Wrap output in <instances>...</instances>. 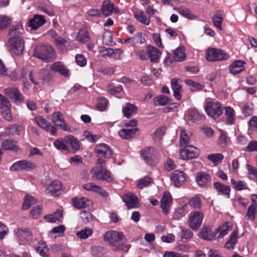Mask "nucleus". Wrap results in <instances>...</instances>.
<instances>
[{
  "mask_svg": "<svg viewBox=\"0 0 257 257\" xmlns=\"http://www.w3.org/2000/svg\"><path fill=\"white\" fill-rule=\"evenodd\" d=\"M23 28L20 24L12 26L9 30L8 35L10 37L8 47L10 52L19 56L23 54L25 48V42L20 36L22 33Z\"/></svg>",
  "mask_w": 257,
  "mask_h": 257,
  "instance_id": "nucleus-1",
  "label": "nucleus"
},
{
  "mask_svg": "<svg viewBox=\"0 0 257 257\" xmlns=\"http://www.w3.org/2000/svg\"><path fill=\"white\" fill-rule=\"evenodd\" d=\"M124 239L125 236L122 232L114 230L108 231L104 235V240L111 246L112 250L114 251H128L130 245L124 244Z\"/></svg>",
  "mask_w": 257,
  "mask_h": 257,
  "instance_id": "nucleus-2",
  "label": "nucleus"
},
{
  "mask_svg": "<svg viewBox=\"0 0 257 257\" xmlns=\"http://www.w3.org/2000/svg\"><path fill=\"white\" fill-rule=\"evenodd\" d=\"M33 55L46 63L52 62L56 58L54 49L46 45L37 46L34 50Z\"/></svg>",
  "mask_w": 257,
  "mask_h": 257,
  "instance_id": "nucleus-3",
  "label": "nucleus"
},
{
  "mask_svg": "<svg viewBox=\"0 0 257 257\" xmlns=\"http://www.w3.org/2000/svg\"><path fill=\"white\" fill-rule=\"evenodd\" d=\"M91 173L92 177L95 179L104 181L108 183L111 182L113 180V177L111 172L106 170L105 168H93Z\"/></svg>",
  "mask_w": 257,
  "mask_h": 257,
  "instance_id": "nucleus-4",
  "label": "nucleus"
},
{
  "mask_svg": "<svg viewBox=\"0 0 257 257\" xmlns=\"http://www.w3.org/2000/svg\"><path fill=\"white\" fill-rule=\"evenodd\" d=\"M204 109L207 114L214 119L219 117L223 113L221 105L219 102L217 101L207 102L204 106Z\"/></svg>",
  "mask_w": 257,
  "mask_h": 257,
  "instance_id": "nucleus-5",
  "label": "nucleus"
},
{
  "mask_svg": "<svg viewBox=\"0 0 257 257\" xmlns=\"http://www.w3.org/2000/svg\"><path fill=\"white\" fill-rule=\"evenodd\" d=\"M206 54V59L211 62L226 60L228 57V55L225 52L216 48L208 49Z\"/></svg>",
  "mask_w": 257,
  "mask_h": 257,
  "instance_id": "nucleus-6",
  "label": "nucleus"
},
{
  "mask_svg": "<svg viewBox=\"0 0 257 257\" xmlns=\"http://www.w3.org/2000/svg\"><path fill=\"white\" fill-rule=\"evenodd\" d=\"M5 93L12 102L17 104H21L24 101V96L17 88L10 87L6 88Z\"/></svg>",
  "mask_w": 257,
  "mask_h": 257,
  "instance_id": "nucleus-7",
  "label": "nucleus"
},
{
  "mask_svg": "<svg viewBox=\"0 0 257 257\" xmlns=\"http://www.w3.org/2000/svg\"><path fill=\"white\" fill-rule=\"evenodd\" d=\"M52 121L55 126H59L65 131H70V127L66 123L63 114L60 111H56L52 115Z\"/></svg>",
  "mask_w": 257,
  "mask_h": 257,
  "instance_id": "nucleus-8",
  "label": "nucleus"
},
{
  "mask_svg": "<svg viewBox=\"0 0 257 257\" xmlns=\"http://www.w3.org/2000/svg\"><path fill=\"white\" fill-rule=\"evenodd\" d=\"M0 100L1 113L3 117L8 121L12 120V115L10 109L11 103L9 99L4 95L0 94Z\"/></svg>",
  "mask_w": 257,
  "mask_h": 257,
  "instance_id": "nucleus-9",
  "label": "nucleus"
},
{
  "mask_svg": "<svg viewBox=\"0 0 257 257\" xmlns=\"http://www.w3.org/2000/svg\"><path fill=\"white\" fill-rule=\"evenodd\" d=\"M141 155L148 164L152 165L156 160L157 153L153 147H149L142 151Z\"/></svg>",
  "mask_w": 257,
  "mask_h": 257,
  "instance_id": "nucleus-10",
  "label": "nucleus"
},
{
  "mask_svg": "<svg viewBox=\"0 0 257 257\" xmlns=\"http://www.w3.org/2000/svg\"><path fill=\"white\" fill-rule=\"evenodd\" d=\"M180 151V157L183 160L192 159L199 155V150L192 146L189 145Z\"/></svg>",
  "mask_w": 257,
  "mask_h": 257,
  "instance_id": "nucleus-11",
  "label": "nucleus"
},
{
  "mask_svg": "<svg viewBox=\"0 0 257 257\" xmlns=\"http://www.w3.org/2000/svg\"><path fill=\"white\" fill-rule=\"evenodd\" d=\"M203 218L202 212L195 211L191 213L189 220L190 227L194 230L197 229L200 226Z\"/></svg>",
  "mask_w": 257,
  "mask_h": 257,
  "instance_id": "nucleus-12",
  "label": "nucleus"
},
{
  "mask_svg": "<svg viewBox=\"0 0 257 257\" xmlns=\"http://www.w3.org/2000/svg\"><path fill=\"white\" fill-rule=\"evenodd\" d=\"M36 122L40 127L44 129L46 131L50 132L53 136H55L57 134V128L56 126L51 125L45 118L41 116H38L35 117Z\"/></svg>",
  "mask_w": 257,
  "mask_h": 257,
  "instance_id": "nucleus-13",
  "label": "nucleus"
},
{
  "mask_svg": "<svg viewBox=\"0 0 257 257\" xmlns=\"http://www.w3.org/2000/svg\"><path fill=\"white\" fill-rule=\"evenodd\" d=\"M186 180V174L182 171L176 170L171 174V182L176 187H180Z\"/></svg>",
  "mask_w": 257,
  "mask_h": 257,
  "instance_id": "nucleus-14",
  "label": "nucleus"
},
{
  "mask_svg": "<svg viewBox=\"0 0 257 257\" xmlns=\"http://www.w3.org/2000/svg\"><path fill=\"white\" fill-rule=\"evenodd\" d=\"M62 191V186L60 181L55 180L52 182L47 187L46 193L54 196H58Z\"/></svg>",
  "mask_w": 257,
  "mask_h": 257,
  "instance_id": "nucleus-15",
  "label": "nucleus"
},
{
  "mask_svg": "<svg viewBox=\"0 0 257 257\" xmlns=\"http://www.w3.org/2000/svg\"><path fill=\"white\" fill-rule=\"evenodd\" d=\"M45 68L47 70L50 68L54 72H59L60 74L65 77H68L69 76V70L65 67L64 65L61 62H55L50 66L47 65Z\"/></svg>",
  "mask_w": 257,
  "mask_h": 257,
  "instance_id": "nucleus-16",
  "label": "nucleus"
},
{
  "mask_svg": "<svg viewBox=\"0 0 257 257\" xmlns=\"http://www.w3.org/2000/svg\"><path fill=\"white\" fill-rule=\"evenodd\" d=\"M95 153L100 157L110 158L112 155V152L110 147L105 144H99L96 146Z\"/></svg>",
  "mask_w": 257,
  "mask_h": 257,
  "instance_id": "nucleus-17",
  "label": "nucleus"
},
{
  "mask_svg": "<svg viewBox=\"0 0 257 257\" xmlns=\"http://www.w3.org/2000/svg\"><path fill=\"white\" fill-rule=\"evenodd\" d=\"M123 201L128 208H133L137 207L139 200L137 197L132 193H127L123 196Z\"/></svg>",
  "mask_w": 257,
  "mask_h": 257,
  "instance_id": "nucleus-18",
  "label": "nucleus"
},
{
  "mask_svg": "<svg viewBox=\"0 0 257 257\" xmlns=\"http://www.w3.org/2000/svg\"><path fill=\"white\" fill-rule=\"evenodd\" d=\"M172 202V198L169 192H165L161 200V207L165 214H167Z\"/></svg>",
  "mask_w": 257,
  "mask_h": 257,
  "instance_id": "nucleus-19",
  "label": "nucleus"
},
{
  "mask_svg": "<svg viewBox=\"0 0 257 257\" xmlns=\"http://www.w3.org/2000/svg\"><path fill=\"white\" fill-rule=\"evenodd\" d=\"M199 236L203 239L211 241L216 236L215 231L213 232L209 226H203L200 231Z\"/></svg>",
  "mask_w": 257,
  "mask_h": 257,
  "instance_id": "nucleus-20",
  "label": "nucleus"
},
{
  "mask_svg": "<svg viewBox=\"0 0 257 257\" xmlns=\"http://www.w3.org/2000/svg\"><path fill=\"white\" fill-rule=\"evenodd\" d=\"M195 179L197 184L201 187L207 185L211 181L210 175L204 172L197 173Z\"/></svg>",
  "mask_w": 257,
  "mask_h": 257,
  "instance_id": "nucleus-21",
  "label": "nucleus"
},
{
  "mask_svg": "<svg viewBox=\"0 0 257 257\" xmlns=\"http://www.w3.org/2000/svg\"><path fill=\"white\" fill-rule=\"evenodd\" d=\"M147 50L150 61L152 63H158L162 54L161 52L158 48L152 46H148Z\"/></svg>",
  "mask_w": 257,
  "mask_h": 257,
  "instance_id": "nucleus-22",
  "label": "nucleus"
},
{
  "mask_svg": "<svg viewBox=\"0 0 257 257\" xmlns=\"http://www.w3.org/2000/svg\"><path fill=\"white\" fill-rule=\"evenodd\" d=\"M46 22L44 17L42 16L35 15L34 18L31 19L28 25L31 28V30H36L40 26H42Z\"/></svg>",
  "mask_w": 257,
  "mask_h": 257,
  "instance_id": "nucleus-23",
  "label": "nucleus"
},
{
  "mask_svg": "<svg viewBox=\"0 0 257 257\" xmlns=\"http://www.w3.org/2000/svg\"><path fill=\"white\" fill-rule=\"evenodd\" d=\"M182 81L177 78H173L171 80V87L174 92V97L178 100H180L182 97L181 90L182 88Z\"/></svg>",
  "mask_w": 257,
  "mask_h": 257,
  "instance_id": "nucleus-24",
  "label": "nucleus"
},
{
  "mask_svg": "<svg viewBox=\"0 0 257 257\" xmlns=\"http://www.w3.org/2000/svg\"><path fill=\"white\" fill-rule=\"evenodd\" d=\"M137 110V107L135 104L130 103H126L122 108L123 115L127 118H130L135 114Z\"/></svg>",
  "mask_w": 257,
  "mask_h": 257,
  "instance_id": "nucleus-25",
  "label": "nucleus"
},
{
  "mask_svg": "<svg viewBox=\"0 0 257 257\" xmlns=\"http://www.w3.org/2000/svg\"><path fill=\"white\" fill-rule=\"evenodd\" d=\"M73 203L74 206L78 209L86 208L92 204L90 200L85 197L73 199Z\"/></svg>",
  "mask_w": 257,
  "mask_h": 257,
  "instance_id": "nucleus-26",
  "label": "nucleus"
},
{
  "mask_svg": "<svg viewBox=\"0 0 257 257\" xmlns=\"http://www.w3.org/2000/svg\"><path fill=\"white\" fill-rule=\"evenodd\" d=\"M213 186L219 194L223 195L227 198H229L230 192V188L229 186L221 184L219 182L214 183Z\"/></svg>",
  "mask_w": 257,
  "mask_h": 257,
  "instance_id": "nucleus-27",
  "label": "nucleus"
},
{
  "mask_svg": "<svg viewBox=\"0 0 257 257\" xmlns=\"http://www.w3.org/2000/svg\"><path fill=\"white\" fill-rule=\"evenodd\" d=\"M245 62L242 60H237L234 62L230 66V72L233 74H237L244 69Z\"/></svg>",
  "mask_w": 257,
  "mask_h": 257,
  "instance_id": "nucleus-28",
  "label": "nucleus"
},
{
  "mask_svg": "<svg viewBox=\"0 0 257 257\" xmlns=\"http://www.w3.org/2000/svg\"><path fill=\"white\" fill-rule=\"evenodd\" d=\"M65 142L70 145L74 153L77 151L80 148V143L78 139L74 137L69 135L64 138Z\"/></svg>",
  "mask_w": 257,
  "mask_h": 257,
  "instance_id": "nucleus-29",
  "label": "nucleus"
},
{
  "mask_svg": "<svg viewBox=\"0 0 257 257\" xmlns=\"http://www.w3.org/2000/svg\"><path fill=\"white\" fill-rule=\"evenodd\" d=\"M16 234L20 239H25L28 242L32 240V234L28 228L18 229L16 232Z\"/></svg>",
  "mask_w": 257,
  "mask_h": 257,
  "instance_id": "nucleus-30",
  "label": "nucleus"
},
{
  "mask_svg": "<svg viewBox=\"0 0 257 257\" xmlns=\"http://www.w3.org/2000/svg\"><path fill=\"white\" fill-rule=\"evenodd\" d=\"M114 9V5L110 1H105L102 3L101 10L102 14L105 16H109L112 14Z\"/></svg>",
  "mask_w": 257,
  "mask_h": 257,
  "instance_id": "nucleus-31",
  "label": "nucleus"
},
{
  "mask_svg": "<svg viewBox=\"0 0 257 257\" xmlns=\"http://www.w3.org/2000/svg\"><path fill=\"white\" fill-rule=\"evenodd\" d=\"M186 57L184 46L179 47L174 52L173 59L175 61L182 62L185 60Z\"/></svg>",
  "mask_w": 257,
  "mask_h": 257,
  "instance_id": "nucleus-32",
  "label": "nucleus"
},
{
  "mask_svg": "<svg viewBox=\"0 0 257 257\" xmlns=\"http://www.w3.org/2000/svg\"><path fill=\"white\" fill-rule=\"evenodd\" d=\"M90 39L88 32L86 27H82L78 33L77 40L82 43H85Z\"/></svg>",
  "mask_w": 257,
  "mask_h": 257,
  "instance_id": "nucleus-33",
  "label": "nucleus"
},
{
  "mask_svg": "<svg viewBox=\"0 0 257 257\" xmlns=\"http://www.w3.org/2000/svg\"><path fill=\"white\" fill-rule=\"evenodd\" d=\"M138 131V128L122 129L118 132V135L122 139H129L133 138Z\"/></svg>",
  "mask_w": 257,
  "mask_h": 257,
  "instance_id": "nucleus-34",
  "label": "nucleus"
},
{
  "mask_svg": "<svg viewBox=\"0 0 257 257\" xmlns=\"http://www.w3.org/2000/svg\"><path fill=\"white\" fill-rule=\"evenodd\" d=\"M63 217V213L61 210H57L54 213L44 216V219L48 222L55 223L59 221Z\"/></svg>",
  "mask_w": 257,
  "mask_h": 257,
  "instance_id": "nucleus-35",
  "label": "nucleus"
},
{
  "mask_svg": "<svg viewBox=\"0 0 257 257\" xmlns=\"http://www.w3.org/2000/svg\"><path fill=\"white\" fill-rule=\"evenodd\" d=\"M136 20L142 24L149 25L150 23V18L148 17L143 11H140L134 14Z\"/></svg>",
  "mask_w": 257,
  "mask_h": 257,
  "instance_id": "nucleus-36",
  "label": "nucleus"
},
{
  "mask_svg": "<svg viewBox=\"0 0 257 257\" xmlns=\"http://www.w3.org/2000/svg\"><path fill=\"white\" fill-rule=\"evenodd\" d=\"M2 148L4 150L17 151L19 148L17 142L11 140H6L2 144Z\"/></svg>",
  "mask_w": 257,
  "mask_h": 257,
  "instance_id": "nucleus-37",
  "label": "nucleus"
},
{
  "mask_svg": "<svg viewBox=\"0 0 257 257\" xmlns=\"http://www.w3.org/2000/svg\"><path fill=\"white\" fill-rule=\"evenodd\" d=\"M225 115L226 116V122L228 124H233L234 122L235 112L230 106L225 108Z\"/></svg>",
  "mask_w": 257,
  "mask_h": 257,
  "instance_id": "nucleus-38",
  "label": "nucleus"
},
{
  "mask_svg": "<svg viewBox=\"0 0 257 257\" xmlns=\"http://www.w3.org/2000/svg\"><path fill=\"white\" fill-rule=\"evenodd\" d=\"M231 229L230 223L229 222L225 223L219 228L215 230L216 234L219 233L218 237L222 238Z\"/></svg>",
  "mask_w": 257,
  "mask_h": 257,
  "instance_id": "nucleus-39",
  "label": "nucleus"
},
{
  "mask_svg": "<svg viewBox=\"0 0 257 257\" xmlns=\"http://www.w3.org/2000/svg\"><path fill=\"white\" fill-rule=\"evenodd\" d=\"M238 233V230L235 229L230 234V239L225 243V245L227 249H231L233 248L234 245L237 241Z\"/></svg>",
  "mask_w": 257,
  "mask_h": 257,
  "instance_id": "nucleus-40",
  "label": "nucleus"
},
{
  "mask_svg": "<svg viewBox=\"0 0 257 257\" xmlns=\"http://www.w3.org/2000/svg\"><path fill=\"white\" fill-rule=\"evenodd\" d=\"M36 250L43 256L47 257L48 256L49 250L44 241H42L38 242V245L36 246Z\"/></svg>",
  "mask_w": 257,
  "mask_h": 257,
  "instance_id": "nucleus-41",
  "label": "nucleus"
},
{
  "mask_svg": "<svg viewBox=\"0 0 257 257\" xmlns=\"http://www.w3.org/2000/svg\"><path fill=\"white\" fill-rule=\"evenodd\" d=\"M37 200L31 195H26L24 199V203L22 208L24 210L28 209L32 205L36 202Z\"/></svg>",
  "mask_w": 257,
  "mask_h": 257,
  "instance_id": "nucleus-42",
  "label": "nucleus"
},
{
  "mask_svg": "<svg viewBox=\"0 0 257 257\" xmlns=\"http://www.w3.org/2000/svg\"><path fill=\"white\" fill-rule=\"evenodd\" d=\"M154 100L155 105L164 106L169 102L170 98L165 95H160L158 97H155Z\"/></svg>",
  "mask_w": 257,
  "mask_h": 257,
  "instance_id": "nucleus-43",
  "label": "nucleus"
},
{
  "mask_svg": "<svg viewBox=\"0 0 257 257\" xmlns=\"http://www.w3.org/2000/svg\"><path fill=\"white\" fill-rule=\"evenodd\" d=\"M80 217L83 222L85 224L91 222L93 219V216L91 212L89 210H83L81 211Z\"/></svg>",
  "mask_w": 257,
  "mask_h": 257,
  "instance_id": "nucleus-44",
  "label": "nucleus"
},
{
  "mask_svg": "<svg viewBox=\"0 0 257 257\" xmlns=\"http://www.w3.org/2000/svg\"><path fill=\"white\" fill-rule=\"evenodd\" d=\"M133 46H136L138 44H142L146 41L145 34L144 33H138L133 37Z\"/></svg>",
  "mask_w": 257,
  "mask_h": 257,
  "instance_id": "nucleus-45",
  "label": "nucleus"
},
{
  "mask_svg": "<svg viewBox=\"0 0 257 257\" xmlns=\"http://www.w3.org/2000/svg\"><path fill=\"white\" fill-rule=\"evenodd\" d=\"M103 43L106 45H112L113 44V37L111 32L106 30L104 31L102 36Z\"/></svg>",
  "mask_w": 257,
  "mask_h": 257,
  "instance_id": "nucleus-46",
  "label": "nucleus"
},
{
  "mask_svg": "<svg viewBox=\"0 0 257 257\" xmlns=\"http://www.w3.org/2000/svg\"><path fill=\"white\" fill-rule=\"evenodd\" d=\"M180 140L181 146L185 147L189 146L190 138L185 130H181Z\"/></svg>",
  "mask_w": 257,
  "mask_h": 257,
  "instance_id": "nucleus-47",
  "label": "nucleus"
},
{
  "mask_svg": "<svg viewBox=\"0 0 257 257\" xmlns=\"http://www.w3.org/2000/svg\"><path fill=\"white\" fill-rule=\"evenodd\" d=\"M185 83L190 87V90L193 91L201 90L203 88L200 83L194 82L190 79L186 80Z\"/></svg>",
  "mask_w": 257,
  "mask_h": 257,
  "instance_id": "nucleus-48",
  "label": "nucleus"
},
{
  "mask_svg": "<svg viewBox=\"0 0 257 257\" xmlns=\"http://www.w3.org/2000/svg\"><path fill=\"white\" fill-rule=\"evenodd\" d=\"M207 158L210 161L212 162L215 165H216L219 163L221 162V161L224 158V156L223 155L220 153L212 154L209 155L207 156Z\"/></svg>",
  "mask_w": 257,
  "mask_h": 257,
  "instance_id": "nucleus-49",
  "label": "nucleus"
},
{
  "mask_svg": "<svg viewBox=\"0 0 257 257\" xmlns=\"http://www.w3.org/2000/svg\"><path fill=\"white\" fill-rule=\"evenodd\" d=\"M93 230L91 228H85L79 231L77 233V236L81 239H86L92 234Z\"/></svg>",
  "mask_w": 257,
  "mask_h": 257,
  "instance_id": "nucleus-50",
  "label": "nucleus"
},
{
  "mask_svg": "<svg viewBox=\"0 0 257 257\" xmlns=\"http://www.w3.org/2000/svg\"><path fill=\"white\" fill-rule=\"evenodd\" d=\"M223 22V18L222 15L219 14H216L212 18V22L214 27L218 28L219 30H222L221 24Z\"/></svg>",
  "mask_w": 257,
  "mask_h": 257,
  "instance_id": "nucleus-51",
  "label": "nucleus"
},
{
  "mask_svg": "<svg viewBox=\"0 0 257 257\" xmlns=\"http://www.w3.org/2000/svg\"><path fill=\"white\" fill-rule=\"evenodd\" d=\"M153 182L152 179L148 176H146L139 180L137 187L139 189L149 186Z\"/></svg>",
  "mask_w": 257,
  "mask_h": 257,
  "instance_id": "nucleus-52",
  "label": "nucleus"
},
{
  "mask_svg": "<svg viewBox=\"0 0 257 257\" xmlns=\"http://www.w3.org/2000/svg\"><path fill=\"white\" fill-rule=\"evenodd\" d=\"M122 90V87L120 85L115 86L114 84L110 83L107 87V92L112 94H117Z\"/></svg>",
  "mask_w": 257,
  "mask_h": 257,
  "instance_id": "nucleus-53",
  "label": "nucleus"
},
{
  "mask_svg": "<svg viewBox=\"0 0 257 257\" xmlns=\"http://www.w3.org/2000/svg\"><path fill=\"white\" fill-rule=\"evenodd\" d=\"M231 183L233 187L237 190L240 191L247 189V185L244 181H240L236 182L235 180L232 179L231 180Z\"/></svg>",
  "mask_w": 257,
  "mask_h": 257,
  "instance_id": "nucleus-54",
  "label": "nucleus"
},
{
  "mask_svg": "<svg viewBox=\"0 0 257 257\" xmlns=\"http://www.w3.org/2000/svg\"><path fill=\"white\" fill-rule=\"evenodd\" d=\"M189 203L194 209H199L202 207L201 200L199 196H195L192 198Z\"/></svg>",
  "mask_w": 257,
  "mask_h": 257,
  "instance_id": "nucleus-55",
  "label": "nucleus"
},
{
  "mask_svg": "<svg viewBox=\"0 0 257 257\" xmlns=\"http://www.w3.org/2000/svg\"><path fill=\"white\" fill-rule=\"evenodd\" d=\"M66 143L65 142V140H64L59 139L55 140L53 144L54 146L58 150L69 151V148L65 144Z\"/></svg>",
  "mask_w": 257,
  "mask_h": 257,
  "instance_id": "nucleus-56",
  "label": "nucleus"
},
{
  "mask_svg": "<svg viewBox=\"0 0 257 257\" xmlns=\"http://www.w3.org/2000/svg\"><path fill=\"white\" fill-rule=\"evenodd\" d=\"M11 24V20L8 16L0 17V30L7 28Z\"/></svg>",
  "mask_w": 257,
  "mask_h": 257,
  "instance_id": "nucleus-57",
  "label": "nucleus"
},
{
  "mask_svg": "<svg viewBox=\"0 0 257 257\" xmlns=\"http://www.w3.org/2000/svg\"><path fill=\"white\" fill-rule=\"evenodd\" d=\"M182 240L187 241L192 237V232L188 229H183L179 234Z\"/></svg>",
  "mask_w": 257,
  "mask_h": 257,
  "instance_id": "nucleus-58",
  "label": "nucleus"
},
{
  "mask_svg": "<svg viewBox=\"0 0 257 257\" xmlns=\"http://www.w3.org/2000/svg\"><path fill=\"white\" fill-rule=\"evenodd\" d=\"M54 41L55 43L57 46L62 50H64L67 47V41L61 37H58L55 38Z\"/></svg>",
  "mask_w": 257,
  "mask_h": 257,
  "instance_id": "nucleus-59",
  "label": "nucleus"
},
{
  "mask_svg": "<svg viewBox=\"0 0 257 257\" xmlns=\"http://www.w3.org/2000/svg\"><path fill=\"white\" fill-rule=\"evenodd\" d=\"M242 111L246 116L250 115L252 113V104L251 102L245 103Z\"/></svg>",
  "mask_w": 257,
  "mask_h": 257,
  "instance_id": "nucleus-60",
  "label": "nucleus"
},
{
  "mask_svg": "<svg viewBox=\"0 0 257 257\" xmlns=\"http://www.w3.org/2000/svg\"><path fill=\"white\" fill-rule=\"evenodd\" d=\"M108 100L104 97H100L98 99L97 108L99 110H104L107 105Z\"/></svg>",
  "mask_w": 257,
  "mask_h": 257,
  "instance_id": "nucleus-61",
  "label": "nucleus"
},
{
  "mask_svg": "<svg viewBox=\"0 0 257 257\" xmlns=\"http://www.w3.org/2000/svg\"><path fill=\"white\" fill-rule=\"evenodd\" d=\"M166 131V127L158 128L154 133L153 138L155 140H160L165 135Z\"/></svg>",
  "mask_w": 257,
  "mask_h": 257,
  "instance_id": "nucleus-62",
  "label": "nucleus"
},
{
  "mask_svg": "<svg viewBox=\"0 0 257 257\" xmlns=\"http://www.w3.org/2000/svg\"><path fill=\"white\" fill-rule=\"evenodd\" d=\"M37 165L35 163L30 161L24 160V170L30 171L35 169Z\"/></svg>",
  "mask_w": 257,
  "mask_h": 257,
  "instance_id": "nucleus-63",
  "label": "nucleus"
},
{
  "mask_svg": "<svg viewBox=\"0 0 257 257\" xmlns=\"http://www.w3.org/2000/svg\"><path fill=\"white\" fill-rule=\"evenodd\" d=\"M256 213V208L254 205H250L247 209L246 216L248 220H253Z\"/></svg>",
  "mask_w": 257,
  "mask_h": 257,
  "instance_id": "nucleus-64",
  "label": "nucleus"
}]
</instances>
